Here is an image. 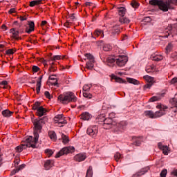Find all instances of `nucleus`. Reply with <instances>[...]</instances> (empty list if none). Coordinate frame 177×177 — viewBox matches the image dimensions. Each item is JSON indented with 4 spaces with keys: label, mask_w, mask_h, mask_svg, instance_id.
Masks as SVG:
<instances>
[{
    "label": "nucleus",
    "mask_w": 177,
    "mask_h": 177,
    "mask_svg": "<svg viewBox=\"0 0 177 177\" xmlns=\"http://www.w3.org/2000/svg\"><path fill=\"white\" fill-rule=\"evenodd\" d=\"M46 120H48V118L43 117L39 120H35L34 121V138L32 136H29L25 141L22 142V145L17 147L15 150L17 153H21V151L25 149H27V147H32V149L37 147L36 145L38 143V139H39V133H41L42 125L45 124Z\"/></svg>",
    "instance_id": "obj_1"
},
{
    "label": "nucleus",
    "mask_w": 177,
    "mask_h": 177,
    "mask_svg": "<svg viewBox=\"0 0 177 177\" xmlns=\"http://www.w3.org/2000/svg\"><path fill=\"white\" fill-rule=\"evenodd\" d=\"M103 127L104 129H113L114 132L118 133V132H122L124 128H125V122H118L115 119H111L109 118L103 120Z\"/></svg>",
    "instance_id": "obj_2"
},
{
    "label": "nucleus",
    "mask_w": 177,
    "mask_h": 177,
    "mask_svg": "<svg viewBox=\"0 0 177 177\" xmlns=\"http://www.w3.org/2000/svg\"><path fill=\"white\" fill-rule=\"evenodd\" d=\"M108 66H111L113 63H115L118 67H124L128 62V57L125 55H119L118 57L109 56L104 59Z\"/></svg>",
    "instance_id": "obj_3"
},
{
    "label": "nucleus",
    "mask_w": 177,
    "mask_h": 177,
    "mask_svg": "<svg viewBox=\"0 0 177 177\" xmlns=\"http://www.w3.org/2000/svg\"><path fill=\"white\" fill-rule=\"evenodd\" d=\"M149 4L153 6H158L162 12H168L169 9H172L171 1L167 0H150Z\"/></svg>",
    "instance_id": "obj_4"
},
{
    "label": "nucleus",
    "mask_w": 177,
    "mask_h": 177,
    "mask_svg": "<svg viewBox=\"0 0 177 177\" xmlns=\"http://www.w3.org/2000/svg\"><path fill=\"white\" fill-rule=\"evenodd\" d=\"M158 109H160L159 111L153 112V111H145L144 112L145 115L146 117H149V118H158V117H162V115H165V111L168 110V106L165 105H157Z\"/></svg>",
    "instance_id": "obj_5"
},
{
    "label": "nucleus",
    "mask_w": 177,
    "mask_h": 177,
    "mask_svg": "<svg viewBox=\"0 0 177 177\" xmlns=\"http://www.w3.org/2000/svg\"><path fill=\"white\" fill-rule=\"evenodd\" d=\"M77 96L73 92H66L58 96V100L62 104H68V103H75L77 102Z\"/></svg>",
    "instance_id": "obj_6"
},
{
    "label": "nucleus",
    "mask_w": 177,
    "mask_h": 177,
    "mask_svg": "<svg viewBox=\"0 0 177 177\" xmlns=\"http://www.w3.org/2000/svg\"><path fill=\"white\" fill-rule=\"evenodd\" d=\"M111 80H115V82H118L119 84H127L129 82V84H133V85H139V81H138L136 79L127 77V81L123 80L121 77L115 76V75H111Z\"/></svg>",
    "instance_id": "obj_7"
},
{
    "label": "nucleus",
    "mask_w": 177,
    "mask_h": 177,
    "mask_svg": "<svg viewBox=\"0 0 177 177\" xmlns=\"http://www.w3.org/2000/svg\"><path fill=\"white\" fill-rule=\"evenodd\" d=\"M32 110H36V114L38 117H44V115H46V112L48 109L44 108V106H41V102H36L32 106Z\"/></svg>",
    "instance_id": "obj_8"
},
{
    "label": "nucleus",
    "mask_w": 177,
    "mask_h": 177,
    "mask_svg": "<svg viewBox=\"0 0 177 177\" xmlns=\"http://www.w3.org/2000/svg\"><path fill=\"white\" fill-rule=\"evenodd\" d=\"M85 57L84 60H87L86 68H87V70H92V68L95 67V58L93 57V55L91 54H85Z\"/></svg>",
    "instance_id": "obj_9"
},
{
    "label": "nucleus",
    "mask_w": 177,
    "mask_h": 177,
    "mask_svg": "<svg viewBox=\"0 0 177 177\" xmlns=\"http://www.w3.org/2000/svg\"><path fill=\"white\" fill-rule=\"evenodd\" d=\"M75 148L74 147H65L62 148L56 155L55 158H59L62 156L67 155L69 153H74Z\"/></svg>",
    "instance_id": "obj_10"
},
{
    "label": "nucleus",
    "mask_w": 177,
    "mask_h": 177,
    "mask_svg": "<svg viewBox=\"0 0 177 177\" xmlns=\"http://www.w3.org/2000/svg\"><path fill=\"white\" fill-rule=\"evenodd\" d=\"M144 80L147 81V84L144 86V89H150L154 82V77H150L149 75H145L143 77Z\"/></svg>",
    "instance_id": "obj_11"
},
{
    "label": "nucleus",
    "mask_w": 177,
    "mask_h": 177,
    "mask_svg": "<svg viewBox=\"0 0 177 177\" xmlns=\"http://www.w3.org/2000/svg\"><path fill=\"white\" fill-rule=\"evenodd\" d=\"M87 133L89 135V136H91V138H96V136L97 135V126H93L90 127L87 129Z\"/></svg>",
    "instance_id": "obj_12"
},
{
    "label": "nucleus",
    "mask_w": 177,
    "mask_h": 177,
    "mask_svg": "<svg viewBox=\"0 0 177 177\" xmlns=\"http://www.w3.org/2000/svg\"><path fill=\"white\" fill-rule=\"evenodd\" d=\"M74 160L77 162L85 161V160H86V153H78L74 156Z\"/></svg>",
    "instance_id": "obj_13"
},
{
    "label": "nucleus",
    "mask_w": 177,
    "mask_h": 177,
    "mask_svg": "<svg viewBox=\"0 0 177 177\" xmlns=\"http://www.w3.org/2000/svg\"><path fill=\"white\" fill-rule=\"evenodd\" d=\"M28 23L29 28H26V32H27V34H31L35 28V24H34V21H28Z\"/></svg>",
    "instance_id": "obj_14"
},
{
    "label": "nucleus",
    "mask_w": 177,
    "mask_h": 177,
    "mask_svg": "<svg viewBox=\"0 0 177 177\" xmlns=\"http://www.w3.org/2000/svg\"><path fill=\"white\" fill-rule=\"evenodd\" d=\"M149 169H150V167H149L143 168L140 171L137 172L136 174H133L132 176V177L142 176V175H145V174H146V172H149Z\"/></svg>",
    "instance_id": "obj_15"
},
{
    "label": "nucleus",
    "mask_w": 177,
    "mask_h": 177,
    "mask_svg": "<svg viewBox=\"0 0 177 177\" xmlns=\"http://www.w3.org/2000/svg\"><path fill=\"white\" fill-rule=\"evenodd\" d=\"M10 32L12 34V38L18 41L19 39V30H17L16 28H11L10 30Z\"/></svg>",
    "instance_id": "obj_16"
},
{
    "label": "nucleus",
    "mask_w": 177,
    "mask_h": 177,
    "mask_svg": "<svg viewBox=\"0 0 177 177\" xmlns=\"http://www.w3.org/2000/svg\"><path fill=\"white\" fill-rule=\"evenodd\" d=\"M92 118V115L88 112H84L81 115V119L84 120V121H89Z\"/></svg>",
    "instance_id": "obj_17"
},
{
    "label": "nucleus",
    "mask_w": 177,
    "mask_h": 177,
    "mask_svg": "<svg viewBox=\"0 0 177 177\" xmlns=\"http://www.w3.org/2000/svg\"><path fill=\"white\" fill-rule=\"evenodd\" d=\"M53 160H46L44 163V168L46 169V171H49L52 167H53Z\"/></svg>",
    "instance_id": "obj_18"
},
{
    "label": "nucleus",
    "mask_w": 177,
    "mask_h": 177,
    "mask_svg": "<svg viewBox=\"0 0 177 177\" xmlns=\"http://www.w3.org/2000/svg\"><path fill=\"white\" fill-rule=\"evenodd\" d=\"M1 114L2 115H3V117H6V118H9L10 117H12V115H13V112L8 109H6L1 112Z\"/></svg>",
    "instance_id": "obj_19"
},
{
    "label": "nucleus",
    "mask_w": 177,
    "mask_h": 177,
    "mask_svg": "<svg viewBox=\"0 0 177 177\" xmlns=\"http://www.w3.org/2000/svg\"><path fill=\"white\" fill-rule=\"evenodd\" d=\"M119 21L121 23V24H129V23L131 22V20L125 17H120L119 18Z\"/></svg>",
    "instance_id": "obj_20"
},
{
    "label": "nucleus",
    "mask_w": 177,
    "mask_h": 177,
    "mask_svg": "<svg viewBox=\"0 0 177 177\" xmlns=\"http://www.w3.org/2000/svg\"><path fill=\"white\" fill-rule=\"evenodd\" d=\"M119 12V16H121L120 17H123L125 16V13H127V9L124 7H120L118 10Z\"/></svg>",
    "instance_id": "obj_21"
},
{
    "label": "nucleus",
    "mask_w": 177,
    "mask_h": 177,
    "mask_svg": "<svg viewBox=\"0 0 177 177\" xmlns=\"http://www.w3.org/2000/svg\"><path fill=\"white\" fill-rule=\"evenodd\" d=\"M48 136L51 140H56L57 137L56 136V133L53 131H48Z\"/></svg>",
    "instance_id": "obj_22"
},
{
    "label": "nucleus",
    "mask_w": 177,
    "mask_h": 177,
    "mask_svg": "<svg viewBox=\"0 0 177 177\" xmlns=\"http://www.w3.org/2000/svg\"><path fill=\"white\" fill-rule=\"evenodd\" d=\"M162 59L163 57L161 55H152V60H154L155 62H160Z\"/></svg>",
    "instance_id": "obj_23"
},
{
    "label": "nucleus",
    "mask_w": 177,
    "mask_h": 177,
    "mask_svg": "<svg viewBox=\"0 0 177 177\" xmlns=\"http://www.w3.org/2000/svg\"><path fill=\"white\" fill-rule=\"evenodd\" d=\"M94 35L95 37H100V35H101V37H103V30L99 29L95 30L94 32Z\"/></svg>",
    "instance_id": "obj_24"
},
{
    "label": "nucleus",
    "mask_w": 177,
    "mask_h": 177,
    "mask_svg": "<svg viewBox=\"0 0 177 177\" xmlns=\"http://www.w3.org/2000/svg\"><path fill=\"white\" fill-rule=\"evenodd\" d=\"M93 173L92 172V166H90L86 171V177H92Z\"/></svg>",
    "instance_id": "obj_25"
},
{
    "label": "nucleus",
    "mask_w": 177,
    "mask_h": 177,
    "mask_svg": "<svg viewBox=\"0 0 177 177\" xmlns=\"http://www.w3.org/2000/svg\"><path fill=\"white\" fill-rule=\"evenodd\" d=\"M41 82H37L36 92L37 95H39V92H41Z\"/></svg>",
    "instance_id": "obj_26"
},
{
    "label": "nucleus",
    "mask_w": 177,
    "mask_h": 177,
    "mask_svg": "<svg viewBox=\"0 0 177 177\" xmlns=\"http://www.w3.org/2000/svg\"><path fill=\"white\" fill-rule=\"evenodd\" d=\"M141 143H142V138L139 137L136 138V140L133 142V145H135V146H140Z\"/></svg>",
    "instance_id": "obj_27"
},
{
    "label": "nucleus",
    "mask_w": 177,
    "mask_h": 177,
    "mask_svg": "<svg viewBox=\"0 0 177 177\" xmlns=\"http://www.w3.org/2000/svg\"><path fill=\"white\" fill-rule=\"evenodd\" d=\"M64 118V115L61 114V115H57L55 118H54V121L55 122H57L58 121H59V120H62Z\"/></svg>",
    "instance_id": "obj_28"
},
{
    "label": "nucleus",
    "mask_w": 177,
    "mask_h": 177,
    "mask_svg": "<svg viewBox=\"0 0 177 177\" xmlns=\"http://www.w3.org/2000/svg\"><path fill=\"white\" fill-rule=\"evenodd\" d=\"M61 136L63 143H68L70 140H68V137L67 136L62 133Z\"/></svg>",
    "instance_id": "obj_29"
},
{
    "label": "nucleus",
    "mask_w": 177,
    "mask_h": 177,
    "mask_svg": "<svg viewBox=\"0 0 177 177\" xmlns=\"http://www.w3.org/2000/svg\"><path fill=\"white\" fill-rule=\"evenodd\" d=\"M92 88V84H85L83 86V91L84 92H89V90Z\"/></svg>",
    "instance_id": "obj_30"
},
{
    "label": "nucleus",
    "mask_w": 177,
    "mask_h": 177,
    "mask_svg": "<svg viewBox=\"0 0 177 177\" xmlns=\"http://www.w3.org/2000/svg\"><path fill=\"white\" fill-rule=\"evenodd\" d=\"M165 53H167V55H168V53L169 52H171V50H172V44L169 43L167 46H166V48H165Z\"/></svg>",
    "instance_id": "obj_31"
},
{
    "label": "nucleus",
    "mask_w": 177,
    "mask_h": 177,
    "mask_svg": "<svg viewBox=\"0 0 177 177\" xmlns=\"http://www.w3.org/2000/svg\"><path fill=\"white\" fill-rule=\"evenodd\" d=\"M53 77V75L50 76L48 77V80H50L51 81H55L54 83H53L54 86H59V84L57 83V79Z\"/></svg>",
    "instance_id": "obj_32"
},
{
    "label": "nucleus",
    "mask_w": 177,
    "mask_h": 177,
    "mask_svg": "<svg viewBox=\"0 0 177 177\" xmlns=\"http://www.w3.org/2000/svg\"><path fill=\"white\" fill-rule=\"evenodd\" d=\"M120 32H121V30H120V28H114L113 30H112V34L113 35H118V34H120Z\"/></svg>",
    "instance_id": "obj_33"
},
{
    "label": "nucleus",
    "mask_w": 177,
    "mask_h": 177,
    "mask_svg": "<svg viewBox=\"0 0 177 177\" xmlns=\"http://www.w3.org/2000/svg\"><path fill=\"white\" fill-rule=\"evenodd\" d=\"M83 96H84V97H86V99H92V97H93L92 94H91L88 92H84Z\"/></svg>",
    "instance_id": "obj_34"
},
{
    "label": "nucleus",
    "mask_w": 177,
    "mask_h": 177,
    "mask_svg": "<svg viewBox=\"0 0 177 177\" xmlns=\"http://www.w3.org/2000/svg\"><path fill=\"white\" fill-rule=\"evenodd\" d=\"M103 50H104L105 52H109V50H111V46H110V44L104 45Z\"/></svg>",
    "instance_id": "obj_35"
},
{
    "label": "nucleus",
    "mask_w": 177,
    "mask_h": 177,
    "mask_svg": "<svg viewBox=\"0 0 177 177\" xmlns=\"http://www.w3.org/2000/svg\"><path fill=\"white\" fill-rule=\"evenodd\" d=\"M56 70H57V68L56 66H55V63H52L50 68L48 69V71L55 72V71H56Z\"/></svg>",
    "instance_id": "obj_36"
},
{
    "label": "nucleus",
    "mask_w": 177,
    "mask_h": 177,
    "mask_svg": "<svg viewBox=\"0 0 177 177\" xmlns=\"http://www.w3.org/2000/svg\"><path fill=\"white\" fill-rule=\"evenodd\" d=\"M160 99H161L160 97L158 96H153L152 97H151L149 100V102H158V100H160Z\"/></svg>",
    "instance_id": "obj_37"
},
{
    "label": "nucleus",
    "mask_w": 177,
    "mask_h": 177,
    "mask_svg": "<svg viewBox=\"0 0 177 177\" xmlns=\"http://www.w3.org/2000/svg\"><path fill=\"white\" fill-rule=\"evenodd\" d=\"M114 158H115V161H117V162H118L120 161V159L121 158V153L117 152L114 156Z\"/></svg>",
    "instance_id": "obj_38"
},
{
    "label": "nucleus",
    "mask_w": 177,
    "mask_h": 177,
    "mask_svg": "<svg viewBox=\"0 0 177 177\" xmlns=\"http://www.w3.org/2000/svg\"><path fill=\"white\" fill-rule=\"evenodd\" d=\"M131 6H133V8H139V3L136 0H133L131 2Z\"/></svg>",
    "instance_id": "obj_39"
},
{
    "label": "nucleus",
    "mask_w": 177,
    "mask_h": 177,
    "mask_svg": "<svg viewBox=\"0 0 177 177\" xmlns=\"http://www.w3.org/2000/svg\"><path fill=\"white\" fill-rule=\"evenodd\" d=\"M161 150H162V153L165 156H168V146L162 147Z\"/></svg>",
    "instance_id": "obj_40"
},
{
    "label": "nucleus",
    "mask_w": 177,
    "mask_h": 177,
    "mask_svg": "<svg viewBox=\"0 0 177 177\" xmlns=\"http://www.w3.org/2000/svg\"><path fill=\"white\" fill-rule=\"evenodd\" d=\"M150 21H151V18L150 17H145L142 20V23H150Z\"/></svg>",
    "instance_id": "obj_41"
},
{
    "label": "nucleus",
    "mask_w": 177,
    "mask_h": 177,
    "mask_svg": "<svg viewBox=\"0 0 177 177\" xmlns=\"http://www.w3.org/2000/svg\"><path fill=\"white\" fill-rule=\"evenodd\" d=\"M45 153L48 156V157H50L53 154V151L52 149H47L45 150Z\"/></svg>",
    "instance_id": "obj_42"
},
{
    "label": "nucleus",
    "mask_w": 177,
    "mask_h": 177,
    "mask_svg": "<svg viewBox=\"0 0 177 177\" xmlns=\"http://www.w3.org/2000/svg\"><path fill=\"white\" fill-rule=\"evenodd\" d=\"M65 118H63L62 119H60L59 120H58L57 122H55L56 124H67V120H66L64 119Z\"/></svg>",
    "instance_id": "obj_43"
},
{
    "label": "nucleus",
    "mask_w": 177,
    "mask_h": 177,
    "mask_svg": "<svg viewBox=\"0 0 177 177\" xmlns=\"http://www.w3.org/2000/svg\"><path fill=\"white\" fill-rule=\"evenodd\" d=\"M168 171L167 169H163L161 173H160V176L161 177H166L167 176V174Z\"/></svg>",
    "instance_id": "obj_44"
},
{
    "label": "nucleus",
    "mask_w": 177,
    "mask_h": 177,
    "mask_svg": "<svg viewBox=\"0 0 177 177\" xmlns=\"http://www.w3.org/2000/svg\"><path fill=\"white\" fill-rule=\"evenodd\" d=\"M173 103L174 104V107L177 109V93L175 95L174 97L173 98Z\"/></svg>",
    "instance_id": "obj_45"
},
{
    "label": "nucleus",
    "mask_w": 177,
    "mask_h": 177,
    "mask_svg": "<svg viewBox=\"0 0 177 177\" xmlns=\"http://www.w3.org/2000/svg\"><path fill=\"white\" fill-rule=\"evenodd\" d=\"M25 167H26V165L24 164L19 165V167H17V171L19 172V171H21V169H24V168H25Z\"/></svg>",
    "instance_id": "obj_46"
},
{
    "label": "nucleus",
    "mask_w": 177,
    "mask_h": 177,
    "mask_svg": "<svg viewBox=\"0 0 177 177\" xmlns=\"http://www.w3.org/2000/svg\"><path fill=\"white\" fill-rule=\"evenodd\" d=\"M32 70L33 73H38V71L39 70V67H38L37 66H33L32 68Z\"/></svg>",
    "instance_id": "obj_47"
},
{
    "label": "nucleus",
    "mask_w": 177,
    "mask_h": 177,
    "mask_svg": "<svg viewBox=\"0 0 177 177\" xmlns=\"http://www.w3.org/2000/svg\"><path fill=\"white\" fill-rule=\"evenodd\" d=\"M106 118H104V115H100L98 116V120L99 121H101V122H104V120H105Z\"/></svg>",
    "instance_id": "obj_48"
},
{
    "label": "nucleus",
    "mask_w": 177,
    "mask_h": 177,
    "mask_svg": "<svg viewBox=\"0 0 177 177\" xmlns=\"http://www.w3.org/2000/svg\"><path fill=\"white\" fill-rule=\"evenodd\" d=\"M109 118H110L111 120H115V113H111L109 114Z\"/></svg>",
    "instance_id": "obj_49"
},
{
    "label": "nucleus",
    "mask_w": 177,
    "mask_h": 177,
    "mask_svg": "<svg viewBox=\"0 0 177 177\" xmlns=\"http://www.w3.org/2000/svg\"><path fill=\"white\" fill-rule=\"evenodd\" d=\"M61 57L60 55H55L51 58V60H60Z\"/></svg>",
    "instance_id": "obj_50"
},
{
    "label": "nucleus",
    "mask_w": 177,
    "mask_h": 177,
    "mask_svg": "<svg viewBox=\"0 0 177 177\" xmlns=\"http://www.w3.org/2000/svg\"><path fill=\"white\" fill-rule=\"evenodd\" d=\"M6 55H13L15 52L13 51V49H8L6 51Z\"/></svg>",
    "instance_id": "obj_51"
},
{
    "label": "nucleus",
    "mask_w": 177,
    "mask_h": 177,
    "mask_svg": "<svg viewBox=\"0 0 177 177\" xmlns=\"http://www.w3.org/2000/svg\"><path fill=\"white\" fill-rule=\"evenodd\" d=\"M44 95L47 99H50V93L48 91H45Z\"/></svg>",
    "instance_id": "obj_52"
},
{
    "label": "nucleus",
    "mask_w": 177,
    "mask_h": 177,
    "mask_svg": "<svg viewBox=\"0 0 177 177\" xmlns=\"http://www.w3.org/2000/svg\"><path fill=\"white\" fill-rule=\"evenodd\" d=\"M167 30H168V31H169V32H173V31H174V30H175V28H173L172 26H169L167 27Z\"/></svg>",
    "instance_id": "obj_53"
},
{
    "label": "nucleus",
    "mask_w": 177,
    "mask_h": 177,
    "mask_svg": "<svg viewBox=\"0 0 177 177\" xmlns=\"http://www.w3.org/2000/svg\"><path fill=\"white\" fill-rule=\"evenodd\" d=\"M8 13L10 15H12L13 13H16V8H11V9H10V10L8 11Z\"/></svg>",
    "instance_id": "obj_54"
},
{
    "label": "nucleus",
    "mask_w": 177,
    "mask_h": 177,
    "mask_svg": "<svg viewBox=\"0 0 177 177\" xmlns=\"http://www.w3.org/2000/svg\"><path fill=\"white\" fill-rule=\"evenodd\" d=\"M171 175H174V176H176L177 177V169H174L171 171Z\"/></svg>",
    "instance_id": "obj_55"
},
{
    "label": "nucleus",
    "mask_w": 177,
    "mask_h": 177,
    "mask_svg": "<svg viewBox=\"0 0 177 177\" xmlns=\"http://www.w3.org/2000/svg\"><path fill=\"white\" fill-rule=\"evenodd\" d=\"M177 82V77H174L171 80V84H176Z\"/></svg>",
    "instance_id": "obj_56"
},
{
    "label": "nucleus",
    "mask_w": 177,
    "mask_h": 177,
    "mask_svg": "<svg viewBox=\"0 0 177 177\" xmlns=\"http://www.w3.org/2000/svg\"><path fill=\"white\" fill-rule=\"evenodd\" d=\"M35 5H37V4L35 3V1H30V6L34 7V6H35Z\"/></svg>",
    "instance_id": "obj_57"
},
{
    "label": "nucleus",
    "mask_w": 177,
    "mask_h": 177,
    "mask_svg": "<svg viewBox=\"0 0 177 177\" xmlns=\"http://www.w3.org/2000/svg\"><path fill=\"white\" fill-rule=\"evenodd\" d=\"M17 172H19V171H17V169L16 168L11 171V175H15V174H17Z\"/></svg>",
    "instance_id": "obj_58"
},
{
    "label": "nucleus",
    "mask_w": 177,
    "mask_h": 177,
    "mask_svg": "<svg viewBox=\"0 0 177 177\" xmlns=\"http://www.w3.org/2000/svg\"><path fill=\"white\" fill-rule=\"evenodd\" d=\"M1 85H3L4 86L8 85V81L3 80L1 82Z\"/></svg>",
    "instance_id": "obj_59"
},
{
    "label": "nucleus",
    "mask_w": 177,
    "mask_h": 177,
    "mask_svg": "<svg viewBox=\"0 0 177 177\" xmlns=\"http://www.w3.org/2000/svg\"><path fill=\"white\" fill-rule=\"evenodd\" d=\"M35 2L36 5H41V3H42V0H36Z\"/></svg>",
    "instance_id": "obj_60"
},
{
    "label": "nucleus",
    "mask_w": 177,
    "mask_h": 177,
    "mask_svg": "<svg viewBox=\"0 0 177 177\" xmlns=\"http://www.w3.org/2000/svg\"><path fill=\"white\" fill-rule=\"evenodd\" d=\"M64 26L65 27H67V28H70V22L66 21V22L64 24Z\"/></svg>",
    "instance_id": "obj_61"
},
{
    "label": "nucleus",
    "mask_w": 177,
    "mask_h": 177,
    "mask_svg": "<svg viewBox=\"0 0 177 177\" xmlns=\"http://www.w3.org/2000/svg\"><path fill=\"white\" fill-rule=\"evenodd\" d=\"M69 17H70V19H71V20H74V19H75V14L69 15Z\"/></svg>",
    "instance_id": "obj_62"
},
{
    "label": "nucleus",
    "mask_w": 177,
    "mask_h": 177,
    "mask_svg": "<svg viewBox=\"0 0 177 177\" xmlns=\"http://www.w3.org/2000/svg\"><path fill=\"white\" fill-rule=\"evenodd\" d=\"M97 46H102V45H103V41H99L97 42Z\"/></svg>",
    "instance_id": "obj_63"
},
{
    "label": "nucleus",
    "mask_w": 177,
    "mask_h": 177,
    "mask_svg": "<svg viewBox=\"0 0 177 177\" xmlns=\"http://www.w3.org/2000/svg\"><path fill=\"white\" fill-rule=\"evenodd\" d=\"M158 147L159 149H160V150H161V149H162V147H164L165 146L162 145V143L159 142V143L158 144Z\"/></svg>",
    "instance_id": "obj_64"
}]
</instances>
